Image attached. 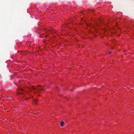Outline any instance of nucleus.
Masks as SVG:
<instances>
[{"instance_id": "obj_1", "label": "nucleus", "mask_w": 134, "mask_h": 134, "mask_svg": "<svg viewBox=\"0 0 134 134\" xmlns=\"http://www.w3.org/2000/svg\"><path fill=\"white\" fill-rule=\"evenodd\" d=\"M44 87L43 86H41L38 85L36 86V87H34L33 86L32 87V88L34 90H37L38 91H41L42 90H44L42 88V87Z\"/></svg>"}, {"instance_id": "obj_2", "label": "nucleus", "mask_w": 134, "mask_h": 134, "mask_svg": "<svg viewBox=\"0 0 134 134\" xmlns=\"http://www.w3.org/2000/svg\"><path fill=\"white\" fill-rule=\"evenodd\" d=\"M64 122L62 121L60 123V125L62 126H64Z\"/></svg>"}, {"instance_id": "obj_3", "label": "nucleus", "mask_w": 134, "mask_h": 134, "mask_svg": "<svg viewBox=\"0 0 134 134\" xmlns=\"http://www.w3.org/2000/svg\"><path fill=\"white\" fill-rule=\"evenodd\" d=\"M37 101L38 100H35L34 101V103L37 104Z\"/></svg>"}, {"instance_id": "obj_4", "label": "nucleus", "mask_w": 134, "mask_h": 134, "mask_svg": "<svg viewBox=\"0 0 134 134\" xmlns=\"http://www.w3.org/2000/svg\"><path fill=\"white\" fill-rule=\"evenodd\" d=\"M18 89L20 91H24L23 89L22 88H18Z\"/></svg>"}, {"instance_id": "obj_5", "label": "nucleus", "mask_w": 134, "mask_h": 134, "mask_svg": "<svg viewBox=\"0 0 134 134\" xmlns=\"http://www.w3.org/2000/svg\"><path fill=\"white\" fill-rule=\"evenodd\" d=\"M109 53L110 54L111 53V51H109Z\"/></svg>"}, {"instance_id": "obj_6", "label": "nucleus", "mask_w": 134, "mask_h": 134, "mask_svg": "<svg viewBox=\"0 0 134 134\" xmlns=\"http://www.w3.org/2000/svg\"><path fill=\"white\" fill-rule=\"evenodd\" d=\"M27 88L28 89H31V88H30V87H28Z\"/></svg>"}, {"instance_id": "obj_7", "label": "nucleus", "mask_w": 134, "mask_h": 134, "mask_svg": "<svg viewBox=\"0 0 134 134\" xmlns=\"http://www.w3.org/2000/svg\"><path fill=\"white\" fill-rule=\"evenodd\" d=\"M71 91H73V90H71Z\"/></svg>"}]
</instances>
